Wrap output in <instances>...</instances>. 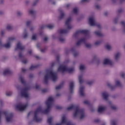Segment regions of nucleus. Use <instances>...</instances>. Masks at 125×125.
Here are the masks:
<instances>
[{"instance_id": "1", "label": "nucleus", "mask_w": 125, "mask_h": 125, "mask_svg": "<svg viewBox=\"0 0 125 125\" xmlns=\"http://www.w3.org/2000/svg\"><path fill=\"white\" fill-rule=\"evenodd\" d=\"M53 104V98L52 97H49L48 100L46 101V105H47V109L45 110H43L42 106H39L35 111L34 112V117L33 118L34 121H35L37 123H40L42 121V119L41 118H38V115L40 113H42V114H48L49 113V111L50 110V108L51 107V105Z\"/></svg>"}, {"instance_id": "2", "label": "nucleus", "mask_w": 125, "mask_h": 125, "mask_svg": "<svg viewBox=\"0 0 125 125\" xmlns=\"http://www.w3.org/2000/svg\"><path fill=\"white\" fill-rule=\"evenodd\" d=\"M67 111H70V110H75V112L73 114L74 118H76L81 115L80 120H83L84 118V109L80 108L79 105H72L66 108Z\"/></svg>"}, {"instance_id": "3", "label": "nucleus", "mask_w": 125, "mask_h": 125, "mask_svg": "<svg viewBox=\"0 0 125 125\" xmlns=\"http://www.w3.org/2000/svg\"><path fill=\"white\" fill-rule=\"evenodd\" d=\"M4 115L6 117V121L8 123H10L12 121L13 118V113H9L8 111H4L3 110H0V124L1 120V115Z\"/></svg>"}, {"instance_id": "4", "label": "nucleus", "mask_w": 125, "mask_h": 125, "mask_svg": "<svg viewBox=\"0 0 125 125\" xmlns=\"http://www.w3.org/2000/svg\"><path fill=\"white\" fill-rule=\"evenodd\" d=\"M72 21V18L71 17L69 18L65 22V25L67 27V29H60L59 30L58 32L60 34H67L70 30L72 29V27L70 25V23Z\"/></svg>"}, {"instance_id": "5", "label": "nucleus", "mask_w": 125, "mask_h": 125, "mask_svg": "<svg viewBox=\"0 0 125 125\" xmlns=\"http://www.w3.org/2000/svg\"><path fill=\"white\" fill-rule=\"evenodd\" d=\"M74 68H68L66 66L64 65H60L58 69V71L59 72L61 71L62 73H64V72H68V73H72V72H74Z\"/></svg>"}, {"instance_id": "6", "label": "nucleus", "mask_w": 125, "mask_h": 125, "mask_svg": "<svg viewBox=\"0 0 125 125\" xmlns=\"http://www.w3.org/2000/svg\"><path fill=\"white\" fill-rule=\"evenodd\" d=\"M81 34L87 36L89 34V31L87 30H79L74 33L73 36L75 38L79 37Z\"/></svg>"}, {"instance_id": "7", "label": "nucleus", "mask_w": 125, "mask_h": 125, "mask_svg": "<svg viewBox=\"0 0 125 125\" xmlns=\"http://www.w3.org/2000/svg\"><path fill=\"white\" fill-rule=\"evenodd\" d=\"M89 22L90 26H96L99 29L101 28V25H100V24L94 22V19L93 17H91L89 19Z\"/></svg>"}, {"instance_id": "8", "label": "nucleus", "mask_w": 125, "mask_h": 125, "mask_svg": "<svg viewBox=\"0 0 125 125\" xmlns=\"http://www.w3.org/2000/svg\"><path fill=\"white\" fill-rule=\"evenodd\" d=\"M28 90H29L28 87H25L21 91V95L22 97H25V98H28L29 97V94H28Z\"/></svg>"}, {"instance_id": "9", "label": "nucleus", "mask_w": 125, "mask_h": 125, "mask_svg": "<svg viewBox=\"0 0 125 125\" xmlns=\"http://www.w3.org/2000/svg\"><path fill=\"white\" fill-rule=\"evenodd\" d=\"M27 107H28V104L23 105L21 103L18 104L16 106V109H18L19 111H24V110H25Z\"/></svg>"}, {"instance_id": "10", "label": "nucleus", "mask_w": 125, "mask_h": 125, "mask_svg": "<svg viewBox=\"0 0 125 125\" xmlns=\"http://www.w3.org/2000/svg\"><path fill=\"white\" fill-rule=\"evenodd\" d=\"M49 75L52 79L53 82H56L57 80V76L56 73H54L52 71H50L49 72Z\"/></svg>"}, {"instance_id": "11", "label": "nucleus", "mask_w": 125, "mask_h": 125, "mask_svg": "<svg viewBox=\"0 0 125 125\" xmlns=\"http://www.w3.org/2000/svg\"><path fill=\"white\" fill-rule=\"evenodd\" d=\"M62 119V124H66V125H75V124H72L71 122H67L66 117H65V116H63Z\"/></svg>"}, {"instance_id": "12", "label": "nucleus", "mask_w": 125, "mask_h": 125, "mask_svg": "<svg viewBox=\"0 0 125 125\" xmlns=\"http://www.w3.org/2000/svg\"><path fill=\"white\" fill-rule=\"evenodd\" d=\"M17 49H20V50H24L25 49V46H22L21 43L19 42L17 44V47L15 49V50L16 51Z\"/></svg>"}, {"instance_id": "13", "label": "nucleus", "mask_w": 125, "mask_h": 125, "mask_svg": "<svg viewBox=\"0 0 125 125\" xmlns=\"http://www.w3.org/2000/svg\"><path fill=\"white\" fill-rule=\"evenodd\" d=\"M104 65H110L112 66L113 65V62L108 59H105L104 61Z\"/></svg>"}, {"instance_id": "14", "label": "nucleus", "mask_w": 125, "mask_h": 125, "mask_svg": "<svg viewBox=\"0 0 125 125\" xmlns=\"http://www.w3.org/2000/svg\"><path fill=\"white\" fill-rule=\"evenodd\" d=\"M44 28H48V29H52L54 28V25L52 24H48L47 25H43L40 27V29L41 30H42V29H44Z\"/></svg>"}, {"instance_id": "15", "label": "nucleus", "mask_w": 125, "mask_h": 125, "mask_svg": "<svg viewBox=\"0 0 125 125\" xmlns=\"http://www.w3.org/2000/svg\"><path fill=\"white\" fill-rule=\"evenodd\" d=\"M74 82H71L69 83V90L70 91V93H73L74 91Z\"/></svg>"}, {"instance_id": "16", "label": "nucleus", "mask_w": 125, "mask_h": 125, "mask_svg": "<svg viewBox=\"0 0 125 125\" xmlns=\"http://www.w3.org/2000/svg\"><path fill=\"white\" fill-rule=\"evenodd\" d=\"M106 110V106H99L98 107V111L99 113H102Z\"/></svg>"}, {"instance_id": "17", "label": "nucleus", "mask_w": 125, "mask_h": 125, "mask_svg": "<svg viewBox=\"0 0 125 125\" xmlns=\"http://www.w3.org/2000/svg\"><path fill=\"white\" fill-rule=\"evenodd\" d=\"M82 42H83V43H85V38H82L80 39L77 43L76 45L77 46L81 45L82 44Z\"/></svg>"}, {"instance_id": "18", "label": "nucleus", "mask_w": 125, "mask_h": 125, "mask_svg": "<svg viewBox=\"0 0 125 125\" xmlns=\"http://www.w3.org/2000/svg\"><path fill=\"white\" fill-rule=\"evenodd\" d=\"M102 96L103 98L104 99V100H108V98L109 97V94H108V93L106 92H104L102 93Z\"/></svg>"}, {"instance_id": "19", "label": "nucleus", "mask_w": 125, "mask_h": 125, "mask_svg": "<svg viewBox=\"0 0 125 125\" xmlns=\"http://www.w3.org/2000/svg\"><path fill=\"white\" fill-rule=\"evenodd\" d=\"M12 74V71L9 69H6L3 72V75L6 76V75H11Z\"/></svg>"}, {"instance_id": "20", "label": "nucleus", "mask_w": 125, "mask_h": 125, "mask_svg": "<svg viewBox=\"0 0 125 125\" xmlns=\"http://www.w3.org/2000/svg\"><path fill=\"white\" fill-rule=\"evenodd\" d=\"M84 89V87L83 86H81L80 88L79 93L81 96H84V93H83Z\"/></svg>"}, {"instance_id": "21", "label": "nucleus", "mask_w": 125, "mask_h": 125, "mask_svg": "<svg viewBox=\"0 0 125 125\" xmlns=\"http://www.w3.org/2000/svg\"><path fill=\"white\" fill-rule=\"evenodd\" d=\"M48 79H49V75H48V74H47L44 76V82L45 84H47L48 83Z\"/></svg>"}, {"instance_id": "22", "label": "nucleus", "mask_w": 125, "mask_h": 125, "mask_svg": "<svg viewBox=\"0 0 125 125\" xmlns=\"http://www.w3.org/2000/svg\"><path fill=\"white\" fill-rule=\"evenodd\" d=\"M1 44V40L0 39V46H4L6 48H9L10 47V43L8 42L6 44H5L4 45H2Z\"/></svg>"}, {"instance_id": "23", "label": "nucleus", "mask_w": 125, "mask_h": 125, "mask_svg": "<svg viewBox=\"0 0 125 125\" xmlns=\"http://www.w3.org/2000/svg\"><path fill=\"white\" fill-rule=\"evenodd\" d=\"M39 67H40V65L39 64H37L36 65H31L29 68V70H34V69H37V68H39Z\"/></svg>"}, {"instance_id": "24", "label": "nucleus", "mask_w": 125, "mask_h": 125, "mask_svg": "<svg viewBox=\"0 0 125 125\" xmlns=\"http://www.w3.org/2000/svg\"><path fill=\"white\" fill-rule=\"evenodd\" d=\"M95 34L96 36H98V37L103 36V34H102V33H101V32L100 31H95Z\"/></svg>"}, {"instance_id": "25", "label": "nucleus", "mask_w": 125, "mask_h": 125, "mask_svg": "<svg viewBox=\"0 0 125 125\" xmlns=\"http://www.w3.org/2000/svg\"><path fill=\"white\" fill-rule=\"evenodd\" d=\"M63 85H64V82H62L61 84L57 86L56 87V89H61V88L62 87Z\"/></svg>"}, {"instance_id": "26", "label": "nucleus", "mask_w": 125, "mask_h": 125, "mask_svg": "<svg viewBox=\"0 0 125 125\" xmlns=\"http://www.w3.org/2000/svg\"><path fill=\"white\" fill-rule=\"evenodd\" d=\"M47 123H48L50 125H53V124H52V117H50L47 119Z\"/></svg>"}, {"instance_id": "27", "label": "nucleus", "mask_w": 125, "mask_h": 125, "mask_svg": "<svg viewBox=\"0 0 125 125\" xmlns=\"http://www.w3.org/2000/svg\"><path fill=\"white\" fill-rule=\"evenodd\" d=\"M79 80L80 84H82L83 82V75H80L79 76Z\"/></svg>"}, {"instance_id": "28", "label": "nucleus", "mask_w": 125, "mask_h": 125, "mask_svg": "<svg viewBox=\"0 0 125 125\" xmlns=\"http://www.w3.org/2000/svg\"><path fill=\"white\" fill-rule=\"evenodd\" d=\"M64 16H65V14L63 12H62L61 15L59 17V19H60V20H61V19H63Z\"/></svg>"}, {"instance_id": "29", "label": "nucleus", "mask_w": 125, "mask_h": 125, "mask_svg": "<svg viewBox=\"0 0 125 125\" xmlns=\"http://www.w3.org/2000/svg\"><path fill=\"white\" fill-rule=\"evenodd\" d=\"M121 53H117L115 56V58L116 59V60H118V59H119V57H120V55Z\"/></svg>"}, {"instance_id": "30", "label": "nucleus", "mask_w": 125, "mask_h": 125, "mask_svg": "<svg viewBox=\"0 0 125 125\" xmlns=\"http://www.w3.org/2000/svg\"><path fill=\"white\" fill-rule=\"evenodd\" d=\"M59 40L61 42H63L65 41V39L63 38V37L61 36L59 37Z\"/></svg>"}, {"instance_id": "31", "label": "nucleus", "mask_w": 125, "mask_h": 125, "mask_svg": "<svg viewBox=\"0 0 125 125\" xmlns=\"http://www.w3.org/2000/svg\"><path fill=\"white\" fill-rule=\"evenodd\" d=\"M28 37V34H27V30H24V34H23V38L24 39H26Z\"/></svg>"}, {"instance_id": "32", "label": "nucleus", "mask_w": 125, "mask_h": 125, "mask_svg": "<svg viewBox=\"0 0 125 125\" xmlns=\"http://www.w3.org/2000/svg\"><path fill=\"white\" fill-rule=\"evenodd\" d=\"M6 29L7 30H8V31H10V30L12 29V26L10 25H7Z\"/></svg>"}, {"instance_id": "33", "label": "nucleus", "mask_w": 125, "mask_h": 125, "mask_svg": "<svg viewBox=\"0 0 125 125\" xmlns=\"http://www.w3.org/2000/svg\"><path fill=\"white\" fill-rule=\"evenodd\" d=\"M116 85L117 86H122V83L120 82V81H117L116 82Z\"/></svg>"}, {"instance_id": "34", "label": "nucleus", "mask_w": 125, "mask_h": 125, "mask_svg": "<svg viewBox=\"0 0 125 125\" xmlns=\"http://www.w3.org/2000/svg\"><path fill=\"white\" fill-rule=\"evenodd\" d=\"M107 86H108L109 87H110L111 89H112V90L114 89V88H115V87H116V86H111L110 83H108L107 84Z\"/></svg>"}, {"instance_id": "35", "label": "nucleus", "mask_w": 125, "mask_h": 125, "mask_svg": "<svg viewBox=\"0 0 125 125\" xmlns=\"http://www.w3.org/2000/svg\"><path fill=\"white\" fill-rule=\"evenodd\" d=\"M105 48H106V49H108V50H110V49H111V46L108 44H107L106 45H105Z\"/></svg>"}, {"instance_id": "36", "label": "nucleus", "mask_w": 125, "mask_h": 125, "mask_svg": "<svg viewBox=\"0 0 125 125\" xmlns=\"http://www.w3.org/2000/svg\"><path fill=\"white\" fill-rule=\"evenodd\" d=\"M111 125H117V121L116 120H112L111 121Z\"/></svg>"}, {"instance_id": "37", "label": "nucleus", "mask_w": 125, "mask_h": 125, "mask_svg": "<svg viewBox=\"0 0 125 125\" xmlns=\"http://www.w3.org/2000/svg\"><path fill=\"white\" fill-rule=\"evenodd\" d=\"M20 80H21V83H23V84L24 83H25V81L24 80V79L23 78V77H20Z\"/></svg>"}, {"instance_id": "38", "label": "nucleus", "mask_w": 125, "mask_h": 125, "mask_svg": "<svg viewBox=\"0 0 125 125\" xmlns=\"http://www.w3.org/2000/svg\"><path fill=\"white\" fill-rule=\"evenodd\" d=\"M15 40V38L14 37H9L8 38V42H10L11 41H14Z\"/></svg>"}, {"instance_id": "39", "label": "nucleus", "mask_w": 125, "mask_h": 125, "mask_svg": "<svg viewBox=\"0 0 125 125\" xmlns=\"http://www.w3.org/2000/svg\"><path fill=\"white\" fill-rule=\"evenodd\" d=\"M83 104H86L87 105H89L90 104V102H89V101L86 100L83 102Z\"/></svg>"}, {"instance_id": "40", "label": "nucleus", "mask_w": 125, "mask_h": 125, "mask_svg": "<svg viewBox=\"0 0 125 125\" xmlns=\"http://www.w3.org/2000/svg\"><path fill=\"white\" fill-rule=\"evenodd\" d=\"M101 41H97L95 42V45H99L100 44H101Z\"/></svg>"}, {"instance_id": "41", "label": "nucleus", "mask_w": 125, "mask_h": 125, "mask_svg": "<svg viewBox=\"0 0 125 125\" xmlns=\"http://www.w3.org/2000/svg\"><path fill=\"white\" fill-rule=\"evenodd\" d=\"M85 45L86 47H87V48H89L90 47H91V45L89 43H85Z\"/></svg>"}, {"instance_id": "42", "label": "nucleus", "mask_w": 125, "mask_h": 125, "mask_svg": "<svg viewBox=\"0 0 125 125\" xmlns=\"http://www.w3.org/2000/svg\"><path fill=\"white\" fill-rule=\"evenodd\" d=\"M73 11L74 13H75V14H77V13H78V8H75L74 9H73Z\"/></svg>"}, {"instance_id": "43", "label": "nucleus", "mask_w": 125, "mask_h": 125, "mask_svg": "<svg viewBox=\"0 0 125 125\" xmlns=\"http://www.w3.org/2000/svg\"><path fill=\"white\" fill-rule=\"evenodd\" d=\"M29 14H31V15H34V14H35V11H33V10H30L29 11Z\"/></svg>"}, {"instance_id": "44", "label": "nucleus", "mask_w": 125, "mask_h": 125, "mask_svg": "<svg viewBox=\"0 0 125 125\" xmlns=\"http://www.w3.org/2000/svg\"><path fill=\"white\" fill-rule=\"evenodd\" d=\"M31 22H32V21H28L26 22V26H27V27H29V26H30V25H31Z\"/></svg>"}, {"instance_id": "45", "label": "nucleus", "mask_w": 125, "mask_h": 125, "mask_svg": "<svg viewBox=\"0 0 125 125\" xmlns=\"http://www.w3.org/2000/svg\"><path fill=\"white\" fill-rule=\"evenodd\" d=\"M12 94V92H9L8 93H6V96H10Z\"/></svg>"}, {"instance_id": "46", "label": "nucleus", "mask_w": 125, "mask_h": 125, "mask_svg": "<svg viewBox=\"0 0 125 125\" xmlns=\"http://www.w3.org/2000/svg\"><path fill=\"white\" fill-rule=\"evenodd\" d=\"M121 24L123 26L124 29H125V21H121Z\"/></svg>"}, {"instance_id": "47", "label": "nucleus", "mask_w": 125, "mask_h": 125, "mask_svg": "<svg viewBox=\"0 0 125 125\" xmlns=\"http://www.w3.org/2000/svg\"><path fill=\"white\" fill-rule=\"evenodd\" d=\"M32 40H33L34 41L37 40V35H33L32 36Z\"/></svg>"}, {"instance_id": "48", "label": "nucleus", "mask_w": 125, "mask_h": 125, "mask_svg": "<svg viewBox=\"0 0 125 125\" xmlns=\"http://www.w3.org/2000/svg\"><path fill=\"white\" fill-rule=\"evenodd\" d=\"M111 108L113 110H117V106L114 105H111Z\"/></svg>"}, {"instance_id": "49", "label": "nucleus", "mask_w": 125, "mask_h": 125, "mask_svg": "<svg viewBox=\"0 0 125 125\" xmlns=\"http://www.w3.org/2000/svg\"><path fill=\"white\" fill-rule=\"evenodd\" d=\"M19 56L20 58H24V56L22 55V53L21 52L19 53Z\"/></svg>"}, {"instance_id": "50", "label": "nucleus", "mask_w": 125, "mask_h": 125, "mask_svg": "<svg viewBox=\"0 0 125 125\" xmlns=\"http://www.w3.org/2000/svg\"><path fill=\"white\" fill-rule=\"evenodd\" d=\"M22 62L23 63V64H26L27 62H28V61H27L26 59H24L22 60Z\"/></svg>"}, {"instance_id": "51", "label": "nucleus", "mask_w": 125, "mask_h": 125, "mask_svg": "<svg viewBox=\"0 0 125 125\" xmlns=\"http://www.w3.org/2000/svg\"><path fill=\"white\" fill-rule=\"evenodd\" d=\"M56 109H57V110H61V109H62V106H57L56 107Z\"/></svg>"}, {"instance_id": "52", "label": "nucleus", "mask_w": 125, "mask_h": 125, "mask_svg": "<svg viewBox=\"0 0 125 125\" xmlns=\"http://www.w3.org/2000/svg\"><path fill=\"white\" fill-rule=\"evenodd\" d=\"M80 70H84V66L83 65H80Z\"/></svg>"}, {"instance_id": "53", "label": "nucleus", "mask_w": 125, "mask_h": 125, "mask_svg": "<svg viewBox=\"0 0 125 125\" xmlns=\"http://www.w3.org/2000/svg\"><path fill=\"white\" fill-rule=\"evenodd\" d=\"M42 92L43 93H45V92H47V89H43L42 90Z\"/></svg>"}, {"instance_id": "54", "label": "nucleus", "mask_w": 125, "mask_h": 125, "mask_svg": "<svg viewBox=\"0 0 125 125\" xmlns=\"http://www.w3.org/2000/svg\"><path fill=\"white\" fill-rule=\"evenodd\" d=\"M92 83H93V81H90L87 83V84L88 85H91V84H92Z\"/></svg>"}, {"instance_id": "55", "label": "nucleus", "mask_w": 125, "mask_h": 125, "mask_svg": "<svg viewBox=\"0 0 125 125\" xmlns=\"http://www.w3.org/2000/svg\"><path fill=\"white\" fill-rule=\"evenodd\" d=\"M3 35H4V30H2L0 33V35L3 37Z\"/></svg>"}, {"instance_id": "56", "label": "nucleus", "mask_w": 125, "mask_h": 125, "mask_svg": "<svg viewBox=\"0 0 125 125\" xmlns=\"http://www.w3.org/2000/svg\"><path fill=\"white\" fill-rule=\"evenodd\" d=\"M89 1V0H82L81 2H88Z\"/></svg>"}, {"instance_id": "57", "label": "nucleus", "mask_w": 125, "mask_h": 125, "mask_svg": "<svg viewBox=\"0 0 125 125\" xmlns=\"http://www.w3.org/2000/svg\"><path fill=\"white\" fill-rule=\"evenodd\" d=\"M114 22L115 24H117V23H118V18L115 19Z\"/></svg>"}, {"instance_id": "58", "label": "nucleus", "mask_w": 125, "mask_h": 125, "mask_svg": "<svg viewBox=\"0 0 125 125\" xmlns=\"http://www.w3.org/2000/svg\"><path fill=\"white\" fill-rule=\"evenodd\" d=\"M94 123H99L100 122V120L99 119H96L94 121Z\"/></svg>"}, {"instance_id": "59", "label": "nucleus", "mask_w": 125, "mask_h": 125, "mask_svg": "<svg viewBox=\"0 0 125 125\" xmlns=\"http://www.w3.org/2000/svg\"><path fill=\"white\" fill-rule=\"evenodd\" d=\"M78 55H79V53H78V52H76L74 54V57H77V56H78Z\"/></svg>"}, {"instance_id": "60", "label": "nucleus", "mask_w": 125, "mask_h": 125, "mask_svg": "<svg viewBox=\"0 0 125 125\" xmlns=\"http://www.w3.org/2000/svg\"><path fill=\"white\" fill-rule=\"evenodd\" d=\"M38 1H39V0H36V1L35 2H34V3L33 4V6H35V5H36V4H37V3L38 2Z\"/></svg>"}, {"instance_id": "61", "label": "nucleus", "mask_w": 125, "mask_h": 125, "mask_svg": "<svg viewBox=\"0 0 125 125\" xmlns=\"http://www.w3.org/2000/svg\"><path fill=\"white\" fill-rule=\"evenodd\" d=\"M35 87H36V89H40V85H38V84H36V85Z\"/></svg>"}, {"instance_id": "62", "label": "nucleus", "mask_w": 125, "mask_h": 125, "mask_svg": "<svg viewBox=\"0 0 125 125\" xmlns=\"http://www.w3.org/2000/svg\"><path fill=\"white\" fill-rule=\"evenodd\" d=\"M45 50H46V49H41V52H44L45 51Z\"/></svg>"}, {"instance_id": "63", "label": "nucleus", "mask_w": 125, "mask_h": 125, "mask_svg": "<svg viewBox=\"0 0 125 125\" xmlns=\"http://www.w3.org/2000/svg\"><path fill=\"white\" fill-rule=\"evenodd\" d=\"M96 8H97V9H99V8H100V6H99V5H96Z\"/></svg>"}, {"instance_id": "64", "label": "nucleus", "mask_w": 125, "mask_h": 125, "mask_svg": "<svg viewBox=\"0 0 125 125\" xmlns=\"http://www.w3.org/2000/svg\"><path fill=\"white\" fill-rule=\"evenodd\" d=\"M47 40H48V38H47V37H45L44 38V42H46V41H47Z\"/></svg>"}]
</instances>
